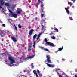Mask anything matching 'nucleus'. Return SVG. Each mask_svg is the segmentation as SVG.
Segmentation results:
<instances>
[{"instance_id":"f257e3e1","label":"nucleus","mask_w":77,"mask_h":77,"mask_svg":"<svg viewBox=\"0 0 77 77\" xmlns=\"http://www.w3.org/2000/svg\"><path fill=\"white\" fill-rule=\"evenodd\" d=\"M8 59L10 61V65H11V66H14V65L13 63H15V60L13 59H12V57H8Z\"/></svg>"},{"instance_id":"f03ea898","label":"nucleus","mask_w":77,"mask_h":77,"mask_svg":"<svg viewBox=\"0 0 77 77\" xmlns=\"http://www.w3.org/2000/svg\"><path fill=\"white\" fill-rule=\"evenodd\" d=\"M45 42H46V44H47V45H49V46H50V47H54V45L53 43L47 42V39L45 38Z\"/></svg>"},{"instance_id":"7ed1b4c3","label":"nucleus","mask_w":77,"mask_h":77,"mask_svg":"<svg viewBox=\"0 0 77 77\" xmlns=\"http://www.w3.org/2000/svg\"><path fill=\"white\" fill-rule=\"evenodd\" d=\"M46 57L47 58V62L49 63H51V60H50V56L47 55Z\"/></svg>"},{"instance_id":"20e7f679","label":"nucleus","mask_w":77,"mask_h":77,"mask_svg":"<svg viewBox=\"0 0 77 77\" xmlns=\"http://www.w3.org/2000/svg\"><path fill=\"white\" fill-rule=\"evenodd\" d=\"M5 34H6V32H5V31H1V32H0L1 37H3V36H4V35H5Z\"/></svg>"},{"instance_id":"39448f33","label":"nucleus","mask_w":77,"mask_h":77,"mask_svg":"<svg viewBox=\"0 0 77 77\" xmlns=\"http://www.w3.org/2000/svg\"><path fill=\"white\" fill-rule=\"evenodd\" d=\"M46 64L48 66H49V67H50L51 68H54V65H51L50 64H48L47 63H46Z\"/></svg>"},{"instance_id":"423d86ee","label":"nucleus","mask_w":77,"mask_h":77,"mask_svg":"<svg viewBox=\"0 0 77 77\" xmlns=\"http://www.w3.org/2000/svg\"><path fill=\"white\" fill-rule=\"evenodd\" d=\"M17 14H20L21 12H23V10H22L20 8H18L17 9Z\"/></svg>"},{"instance_id":"0eeeda50","label":"nucleus","mask_w":77,"mask_h":77,"mask_svg":"<svg viewBox=\"0 0 77 77\" xmlns=\"http://www.w3.org/2000/svg\"><path fill=\"white\" fill-rule=\"evenodd\" d=\"M34 31V30L33 29H32L30 30L29 32V34L30 36H31L32 34H33V32Z\"/></svg>"},{"instance_id":"6e6552de","label":"nucleus","mask_w":77,"mask_h":77,"mask_svg":"<svg viewBox=\"0 0 77 77\" xmlns=\"http://www.w3.org/2000/svg\"><path fill=\"white\" fill-rule=\"evenodd\" d=\"M11 38L12 40H13L14 42H17V38L14 37H11Z\"/></svg>"},{"instance_id":"1a4fd4ad","label":"nucleus","mask_w":77,"mask_h":77,"mask_svg":"<svg viewBox=\"0 0 77 77\" xmlns=\"http://www.w3.org/2000/svg\"><path fill=\"white\" fill-rule=\"evenodd\" d=\"M17 15H18V14H17L13 13L11 15L10 17H17Z\"/></svg>"},{"instance_id":"9d476101","label":"nucleus","mask_w":77,"mask_h":77,"mask_svg":"<svg viewBox=\"0 0 77 77\" xmlns=\"http://www.w3.org/2000/svg\"><path fill=\"white\" fill-rule=\"evenodd\" d=\"M63 47H62V48H60L58 49V50L57 51H55L56 53H57L58 51H62V50H63Z\"/></svg>"},{"instance_id":"9b49d317","label":"nucleus","mask_w":77,"mask_h":77,"mask_svg":"<svg viewBox=\"0 0 77 77\" xmlns=\"http://www.w3.org/2000/svg\"><path fill=\"white\" fill-rule=\"evenodd\" d=\"M0 4L1 6H4V5H5V4H4V2L2 0H1L0 1Z\"/></svg>"},{"instance_id":"f8f14e48","label":"nucleus","mask_w":77,"mask_h":77,"mask_svg":"<svg viewBox=\"0 0 77 77\" xmlns=\"http://www.w3.org/2000/svg\"><path fill=\"white\" fill-rule=\"evenodd\" d=\"M65 9L66 10V12H67V13L69 15V14L70 13H69V10H68V9L66 7L65 8Z\"/></svg>"},{"instance_id":"ddd939ff","label":"nucleus","mask_w":77,"mask_h":77,"mask_svg":"<svg viewBox=\"0 0 77 77\" xmlns=\"http://www.w3.org/2000/svg\"><path fill=\"white\" fill-rule=\"evenodd\" d=\"M44 1L43 0H38V3H41V4H43V2Z\"/></svg>"},{"instance_id":"4468645a","label":"nucleus","mask_w":77,"mask_h":77,"mask_svg":"<svg viewBox=\"0 0 77 77\" xmlns=\"http://www.w3.org/2000/svg\"><path fill=\"white\" fill-rule=\"evenodd\" d=\"M37 36H38V35L36 34H35L33 36V41H34L35 39H36V37H37Z\"/></svg>"},{"instance_id":"2eb2a0df","label":"nucleus","mask_w":77,"mask_h":77,"mask_svg":"<svg viewBox=\"0 0 77 77\" xmlns=\"http://www.w3.org/2000/svg\"><path fill=\"white\" fill-rule=\"evenodd\" d=\"M9 11L10 13L9 14V15L10 17H11V15L13 14V12H12V11L11 10H9Z\"/></svg>"},{"instance_id":"dca6fc26","label":"nucleus","mask_w":77,"mask_h":77,"mask_svg":"<svg viewBox=\"0 0 77 77\" xmlns=\"http://www.w3.org/2000/svg\"><path fill=\"white\" fill-rule=\"evenodd\" d=\"M41 33L39 34L38 35V37L36 39L37 40H38L39 39V38H40V36H41Z\"/></svg>"},{"instance_id":"f3484780","label":"nucleus","mask_w":77,"mask_h":77,"mask_svg":"<svg viewBox=\"0 0 77 77\" xmlns=\"http://www.w3.org/2000/svg\"><path fill=\"white\" fill-rule=\"evenodd\" d=\"M34 56H35V55H33L31 56L28 57H27V59H32V58H33Z\"/></svg>"},{"instance_id":"a211bd4d","label":"nucleus","mask_w":77,"mask_h":77,"mask_svg":"<svg viewBox=\"0 0 77 77\" xmlns=\"http://www.w3.org/2000/svg\"><path fill=\"white\" fill-rule=\"evenodd\" d=\"M41 24L42 25V30H44V26L43 25H42L43 24L42 23H41Z\"/></svg>"},{"instance_id":"6ab92c4d","label":"nucleus","mask_w":77,"mask_h":77,"mask_svg":"<svg viewBox=\"0 0 77 77\" xmlns=\"http://www.w3.org/2000/svg\"><path fill=\"white\" fill-rule=\"evenodd\" d=\"M5 5L6 6H9V4L8 3H5Z\"/></svg>"},{"instance_id":"aec40b11","label":"nucleus","mask_w":77,"mask_h":77,"mask_svg":"<svg viewBox=\"0 0 77 77\" xmlns=\"http://www.w3.org/2000/svg\"><path fill=\"white\" fill-rule=\"evenodd\" d=\"M57 74H58V76L59 77H62V75H61L59 74V73L57 72Z\"/></svg>"},{"instance_id":"412c9836","label":"nucleus","mask_w":77,"mask_h":77,"mask_svg":"<svg viewBox=\"0 0 77 77\" xmlns=\"http://www.w3.org/2000/svg\"><path fill=\"white\" fill-rule=\"evenodd\" d=\"M35 44H36V41H35L34 42V44L33 45V47L35 48Z\"/></svg>"},{"instance_id":"4be33fe9","label":"nucleus","mask_w":77,"mask_h":77,"mask_svg":"<svg viewBox=\"0 0 77 77\" xmlns=\"http://www.w3.org/2000/svg\"><path fill=\"white\" fill-rule=\"evenodd\" d=\"M18 27H19V28H20V29H21V25L18 24Z\"/></svg>"},{"instance_id":"5701e85b","label":"nucleus","mask_w":77,"mask_h":77,"mask_svg":"<svg viewBox=\"0 0 77 77\" xmlns=\"http://www.w3.org/2000/svg\"><path fill=\"white\" fill-rule=\"evenodd\" d=\"M6 55V53H1V54H0V55H2V56L3 55Z\"/></svg>"},{"instance_id":"b1692460","label":"nucleus","mask_w":77,"mask_h":77,"mask_svg":"<svg viewBox=\"0 0 77 77\" xmlns=\"http://www.w3.org/2000/svg\"><path fill=\"white\" fill-rule=\"evenodd\" d=\"M45 20H42V21H41L42 24H44V22H45Z\"/></svg>"},{"instance_id":"393cba45","label":"nucleus","mask_w":77,"mask_h":77,"mask_svg":"<svg viewBox=\"0 0 77 77\" xmlns=\"http://www.w3.org/2000/svg\"><path fill=\"white\" fill-rule=\"evenodd\" d=\"M39 77H41L42 76V75L41 74V73H39Z\"/></svg>"},{"instance_id":"a878e982","label":"nucleus","mask_w":77,"mask_h":77,"mask_svg":"<svg viewBox=\"0 0 77 77\" xmlns=\"http://www.w3.org/2000/svg\"><path fill=\"white\" fill-rule=\"evenodd\" d=\"M41 11H42V12H43L44 14H45V13H44L45 12L44 11V10L42 9H41Z\"/></svg>"},{"instance_id":"bb28decb","label":"nucleus","mask_w":77,"mask_h":77,"mask_svg":"<svg viewBox=\"0 0 77 77\" xmlns=\"http://www.w3.org/2000/svg\"><path fill=\"white\" fill-rule=\"evenodd\" d=\"M40 48H41L42 50H44V49H45V48L44 47H40Z\"/></svg>"},{"instance_id":"cd10ccee","label":"nucleus","mask_w":77,"mask_h":77,"mask_svg":"<svg viewBox=\"0 0 77 77\" xmlns=\"http://www.w3.org/2000/svg\"><path fill=\"white\" fill-rule=\"evenodd\" d=\"M44 50V51H49L48 49L47 48H45Z\"/></svg>"},{"instance_id":"c85d7f7f","label":"nucleus","mask_w":77,"mask_h":77,"mask_svg":"<svg viewBox=\"0 0 77 77\" xmlns=\"http://www.w3.org/2000/svg\"><path fill=\"white\" fill-rule=\"evenodd\" d=\"M31 66L32 68V69H33L34 68V66H33V64H31Z\"/></svg>"},{"instance_id":"c756f323","label":"nucleus","mask_w":77,"mask_h":77,"mask_svg":"<svg viewBox=\"0 0 77 77\" xmlns=\"http://www.w3.org/2000/svg\"><path fill=\"white\" fill-rule=\"evenodd\" d=\"M55 31H56V32H58L59 31V30H58V29H57V28H56L55 29Z\"/></svg>"},{"instance_id":"7c9ffc66","label":"nucleus","mask_w":77,"mask_h":77,"mask_svg":"<svg viewBox=\"0 0 77 77\" xmlns=\"http://www.w3.org/2000/svg\"><path fill=\"white\" fill-rule=\"evenodd\" d=\"M43 6H44V5H43V4L41 5V8H44Z\"/></svg>"},{"instance_id":"2f4dec72","label":"nucleus","mask_w":77,"mask_h":77,"mask_svg":"<svg viewBox=\"0 0 77 77\" xmlns=\"http://www.w3.org/2000/svg\"><path fill=\"white\" fill-rule=\"evenodd\" d=\"M33 72L35 74V75L36 74H37V73H36V71H35V70H34L33 71Z\"/></svg>"},{"instance_id":"473e14b6","label":"nucleus","mask_w":77,"mask_h":77,"mask_svg":"<svg viewBox=\"0 0 77 77\" xmlns=\"http://www.w3.org/2000/svg\"><path fill=\"white\" fill-rule=\"evenodd\" d=\"M37 71L38 72V73L39 74L40 73V72H40L39 71V70L38 69H37Z\"/></svg>"},{"instance_id":"72a5a7b5","label":"nucleus","mask_w":77,"mask_h":77,"mask_svg":"<svg viewBox=\"0 0 77 77\" xmlns=\"http://www.w3.org/2000/svg\"><path fill=\"white\" fill-rule=\"evenodd\" d=\"M19 65V63H17V64H14V65H15V66H18V65Z\"/></svg>"},{"instance_id":"f704fd0d","label":"nucleus","mask_w":77,"mask_h":77,"mask_svg":"<svg viewBox=\"0 0 77 77\" xmlns=\"http://www.w3.org/2000/svg\"><path fill=\"white\" fill-rule=\"evenodd\" d=\"M44 14H41V17H44Z\"/></svg>"},{"instance_id":"c9c22d12","label":"nucleus","mask_w":77,"mask_h":77,"mask_svg":"<svg viewBox=\"0 0 77 77\" xmlns=\"http://www.w3.org/2000/svg\"><path fill=\"white\" fill-rule=\"evenodd\" d=\"M15 28L16 29V31H17L18 30V29H17V26H15Z\"/></svg>"},{"instance_id":"e433bc0d","label":"nucleus","mask_w":77,"mask_h":77,"mask_svg":"<svg viewBox=\"0 0 77 77\" xmlns=\"http://www.w3.org/2000/svg\"><path fill=\"white\" fill-rule=\"evenodd\" d=\"M52 38L53 39H56V37H52Z\"/></svg>"},{"instance_id":"4c0bfd02","label":"nucleus","mask_w":77,"mask_h":77,"mask_svg":"<svg viewBox=\"0 0 77 77\" xmlns=\"http://www.w3.org/2000/svg\"><path fill=\"white\" fill-rule=\"evenodd\" d=\"M2 26L3 27H6V25H5V24H3Z\"/></svg>"},{"instance_id":"58836bf2","label":"nucleus","mask_w":77,"mask_h":77,"mask_svg":"<svg viewBox=\"0 0 77 77\" xmlns=\"http://www.w3.org/2000/svg\"><path fill=\"white\" fill-rule=\"evenodd\" d=\"M28 50H31L32 49L31 48H28Z\"/></svg>"},{"instance_id":"ea45409f","label":"nucleus","mask_w":77,"mask_h":77,"mask_svg":"<svg viewBox=\"0 0 77 77\" xmlns=\"http://www.w3.org/2000/svg\"><path fill=\"white\" fill-rule=\"evenodd\" d=\"M35 75L36 77H39L38 75V74H37V73H36Z\"/></svg>"},{"instance_id":"a19ab883","label":"nucleus","mask_w":77,"mask_h":77,"mask_svg":"<svg viewBox=\"0 0 77 77\" xmlns=\"http://www.w3.org/2000/svg\"><path fill=\"white\" fill-rule=\"evenodd\" d=\"M54 33H51L50 34V35H53Z\"/></svg>"},{"instance_id":"79ce46f5","label":"nucleus","mask_w":77,"mask_h":77,"mask_svg":"<svg viewBox=\"0 0 77 77\" xmlns=\"http://www.w3.org/2000/svg\"><path fill=\"white\" fill-rule=\"evenodd\" d=\"M70 6L71 5H72V3H71L70 2Z\"/></svg>"},{"instance_id":"37998d69","label":"nucleus","mask_w":77,"mask_h":77,"mask_svg":"<svg viewBox=\"0 0 77 77\" xmlns=\"http://www.w3.org/2000/svg\"><path fill=\"white\" fill-rule=\"evenodd\" d=\"M31 45H29V46L28 47V48H31Z\"/></svg>"},{"instance_id":"c03bdc74","label":"nucleus","mask_w":77,"mask_h":77,"mask_svg":"<svg viewBox=\"0 0 77 77\" xmlns=\"http://www.w3.org/2000/svg\"><path fill=\"white\" fill-rule=\"evenodd\" d=\"M69 18L70 20H72V17H70Z\"/></svg>"},{"instance_id":"a18cd8bd","label":"nucleus","mask_w":77,"mask_h":77,"mask_svg":"<svg viewBox=\"0 0 77 77\" xmlns=\"http://www.w3.org/2000/svg\"><path fill=\"white\" fill-rule=\"evenodd\" d=\"M73 61V60H71L70 61V62H72Z\"/></svg>"},{"instance_id":"49530a36","label":"nucleus","mask_w":77,"mask_h":77,"mask_svg":"<svg viewBox=\"0 0 77 77\" xmlns=\"http://www.w3.org/2000/svg\"><path fill=\"white\" fill-rule=\"evenodd\" d=\"M62 60H63V61H64L65 60V59H63V58L62 59Z\"/></svg>"},{"instance_id":"de8ad7c7","label":"nucleus","mask_w":77,"mask_h":77,"mask_svg":"<svg viewBox=\"0 0 77 77\" xmlns=\"http://www.w3.org/2000/svg\"><path fill=\"white\" fill-rule=\"evenodd\" d=\"M58 70H60V69H57V71H58Z\"/></svg>"},{"instance_id":"09e8293b","label":"nucleus","mask_w":77,"mask_h":77,"mask_svg":"<svg viewBox=\"0 0 77 77\" xmlns=\"http://www.w3.org/2000/svg\"><path fill=\"white\" fill-rule=\"evenodd\" d=\"M75 72H77V69H75Z\"/></svg>"},{"instance_id":"8fccbe9b","label":"nucleus","mask_w":77,"mask_h":77,"mask_svg":"<svg viewBox=\"0 0 77 77\" xmlns=\"http://www.w3.org/2000/svg\"><path fill=\"white\" fill-rule=\"evenodd\" d=\"M65 75H66V77H68V76L67 75H66V74H65Z\"/></svg>"},{"instance_id":"3c124183","label":"nucleus","mask_w":77,"mask_h":77,"mask_svg":"<svg viewBox=\"0 0 77 77\" xmlns=\"http://www.w3.org/2000/svg\"><path fill=\"white\" fill-rule=\"evenodd\" d=\"M14 27H15L16 26H15V25H14Z\"/></svg>"},{"instance_id":"603ef678","label":"nucleus","mask_w":77,"mask_h":77,"mask_svg":"<svg viewBox=\"0 0 77 77\" xmlns=\"http://www.w3.org/2000/svg\"><path fill=\"white\" fill-rule=\"evenodd\" d=\"M75 77H77V75H75Z\"/></svg>"},{"instance_id":"864d4df0","label":"nucleus","mask_w":77,"mask_h":77,"mask_svg":"<svg viewBox=\"0 0 77 77\" xmlns=\"http://www.w3.org/2000/svg\"><path fill=\"white\" fill-rule=\"evenodd\" d=\"M73 3H75V1H73Z\"/></svg>"},{"instance_id":"5fc2aeb1","label":"nucleus","mask_w":77,"mask_h":77,"mask_svg":"<svg viewBox=\"0 0 77 77\" xmlns=\"http://www.w3.org/2000/svg\"><path fill=\"white\" fill-rule=\"evenodd\" d=\"M35 19V20H37V19H38V18L36 17Z\"/></svg>"},{"instance_id":"6e6d98bb","label":"nucleus","mask_w":77,"mask_h":77,"mask_svg":"<svg viewBox=\"0 0 77 77\" xmlns=\"http://www.w3.org/2000/svg\"><path fill=\"white\" fill-rule=\"evenodd\" d=\"M44 23H45V24L46 23V22H44Z\"/></svg>"},{"instance_id":"4d7b16f0","label":"nucleus","mask_w":77,"mask_h":77,"mask_svg":"<svg viewBox=\"0 0 77 77\" xmlns=\"http://www.w3.org/2000/svg\"><path fill=\"white\" fill-rule=\"evenodd\" d=\"M1 8H2V7H0V9H1Z\"/></svg>"},{"instance_id":"13d9d810","label":"nucleus","mask_w":77,"mask_h":77,"mask_svg":"<svg viewBox=\"0 0 77 77\" xmlns=\"http://www.w3.org/2000/svg\"><path fill=\"white\" fill-rule=\"evenodd\" d=\"M8 21H9V19H8Z\"/></svg>"},{"instance_id":"bf43d9fd","label":"nucleus","mask_w":77,"mask_h":77,"mask_svg":"<svg viewBox=\"0 0 77 77\" xmlns=\"http://www.w3.org/2000/svg\"><path fill=\"white\" fill-rule=\"evenodd\" d=\"M71 1H74V0H71Z\"/></svg>"},{"instance_id":"052dcab7","label":"nucleus","mask_w":77,"mask_h":77,"mask_svg":"<svg viewBox=\"0 0 77 77\" xmlns=\"http://www.w3.org/2000/svg\"><path fill=\"white\" fill-rule=\"evenodd\" d=\"M2 7V6H1V5H0V7Z\"/></svg>"},{"instance_id":"680f3d73","label":"nucleus","mask_w":77,"mask_h":77,"mask_svg":"<svg viewBox=\"0 0 77 77\" xmlns=\"http://www.w3.org/2000/svg\"><path fill=\"white\" fill-rule=\"evenodd\" d=\"M51 29H53V28H51Z\"/></svg>"},{"instance_id":"e2e57ef3","label":"nucleus","mask_w":77,"mask_h":77,"mask_svg":"<svg viewBox=\"0 0 77 77\" xmlns=\"http://www.w3.org/2000/svg\"><path fill=\"white\" fill-rule=\"evenodd\" d=\"M36 5H37V4H36Z\"/></svg>"},{"instance_id":"0e129e2a","label":"nucleus","mask_w":77,"mask_h":77,"mask_svg":"<svg viewBox=\"0 0 77 77\" xmlns=\"http://www.w3.org/2000/svg\"><path fill=\"white\" fill-rule=\"evenodd\" d=\"M44 25H45V24H44Z\"/></svg>"},{"instance_id":"69168bd1","label":"nucleus","mask_w":77,"mask_h":77,"mask_svg":"<svg viewBox=\"0 0 77 77\" xmlns=\"http://www.w3.org/2000/svg\"><path fill=\"white\" fill-rule=\"evenodd\" d=\"M60 29H61V28H60Z\"/></svg>"}]
</instances>
